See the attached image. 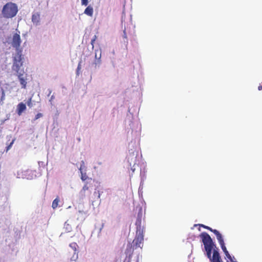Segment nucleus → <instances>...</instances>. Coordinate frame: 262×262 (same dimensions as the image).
I'll return each mask as SVG.
<instances>
[{"instance_id": "1", "label": "nucleus", "mask_w": 262, "mask_h": 262, "mask_svg": "<svg viewBox=\"0 0 262 262\" xmlns=\"http://www.w3.org/2000/svg\"><path fill=\"white\" fill-rule=\"evenodd\" d=\"M200 236L204 245L207 256L211 262H223L219 252L214 249L216 246L210 236L205 232H202Z\"/></svg>"}, {"instance_id": "2", "label": "nucleus", "mask_w": 262, "mask_h": 262, "mask_svg": "<svg viewBox=\"0 0 262 262\" xmlns=\"http://www.w3.org/2000/svg\"><path fill=\"white\" fill-rule=\"evenodd\" d=\"M18 12L16 4L9 2L5 5L2 9V14L5 18H10L14 17Z\"/></svg>"}, {"instance_id": "3", "label": "nucleus", "mask_w": 262, "mask_h": 262, "mask_svg": "<svg viewBox=\"0 0 262 262\" xmlns=\"http://www.w3.org/2000/svg\"><path fill=\"white\" fill-rule=\"evenodd\" d=\"M79 170L81 173L80 178L81 180L82 181H86L84 185L82 188V191L84 192L86 190H89V187L88 186V184H89L91 182H94V180L91 178L88 177V176H87L86 172V168L84 165V162L83 161H82Z\"/></svg>"}, {"instance_id": "4", "label": "nucleus", "mask_w": 262, "mask_h": 262, "mask_svg": "<svg viewBox=\"0 0 262 262\" xmlns=\"http://www.w3.org/2000/svg\"><path fill=\"white\" fill-rule=\"evenodd\" d=\"M143 232H136V235L133 241V250L138 248H142L144 240Z\"/></svg>"}, {"instance_id": "5", "label": "nucleus", "mask_w": 262, "mask_h": 262, "mask_svg": "<svg viewBox=\"0 0 262 262\" xmlns=\"http://www.w3.org/2000/svg\"><path fill=\"white\" fill-rule=\"evenodd\" d=\"M23 57L20 52H17L14 58L13 69L16 72L20 71V67L23 66Z\"/></svg>"}, {"instance_id": "6", "label": "nucleus", "mask_w": 262, "mask_h": 262, "mask_svg": "<svg viewBox=\"0 0 262 262\" xmlns=\"http://www.w3.org/2000/svg\"><path fill=\"white\" fill-rule=\"evenodd\" d=\"M17 178L19 179H32L33 178V172L31 170H20L17 172Z\"/></svg>"}, {"instance_id": "7", "label": "nucleus", "mask_w": 262, "mask_h": 262, "mask_svg": "<svg viewBox=\"0 0 262 262\" xmlns=\"http://www.w3.org/2000/svg\"><path fill=\"white\" fill-rule=\"evenodd\" d=\"M17 73V76L21 85V87L23 89L26 88L27 85V74L23 70L21 71H18Z\"/></svg>"}, {"instance_id": "8", "label": "nucleus", "mask_w": 262, "mask_h": 262, "mask_svg": "<svg viewBox=\"0 0 262 262\" xmlns=\"http://www.w3.org/2000/svg\"><path fill=\"white\" fill-rule=\"evenodd\" d=\"M21 39L20 35L17 33L14 34L13 36L12 42L13 47L17 49L19 47Z\"/></svg>"}, {"instance_id": "9", "label": "nucleus", "mask_w": 262, "mask_h": 262, "mask_svg": "<svg viewBox=\"0 0 262 262\" xmlns=\"http://www.w3.org/2000/svg\"><path fill=\"white\" fill-rule=\"evenodd\" d=\"M26 105L25 103L23 102H20L18 103V104L17 105L16 108V112L17 114L20 116L22 113L26 110Z\"/></svg>"}, {"instance_id": "10", "label": "nucleus", "mask_w": 262, "mask_h": 262, "mask_svg": "<svg viewBox=\"0 0 262 262\" xmlns=\"http://www.w3.org/2000/svg\"><path fill=\"white\" fill-rule=\"evenodd\" d=\"M136 225L137 226V233H138L140 231L143 232V230L141 229V216H140L139 215H138V217L136 219Z\"/></svg>"}, {"instance_id": "11", "label": "nucleus", "mask_w": 262, "mask_h": 262, "mask_svg": "<svg viewBox=\"0 0 262 262\" xmlns=\"http://www.w3.org/2000/svg\"><path fill=\"white\" fill-rule=\"evenodd\" d=\"M217 239L218 240L219 243L220 244V246L221 247L222 249L223 250V252L225 253V251H227V250L226 247V246L225 245V243H224V239L223 238L222 234L221 235H220L219 234V236H218V237L217 238Z\"/></svg>"}, {"instance_id": "12", "label": "nucleus", "mask_w": 262, "mask_h": 262, "mask_svg": "<svg viewBox=\"0 0 262 262\" xmlns=\"http://www.w3.org/2000/svg\"><path fill=\"white\" fill-rule=\"evenodd\" d=\"M32 21L36 25H38L40 21V14L38 13L33 14L32 16Z\"/></svg>"}, {"instance_id": "13", "label": "nucleus", "mask_w": 262, "mask_h": 262, "mask_svg": "<svg viewBox=\"0 0 262 262\" xmlns=\"http://www.w3.org/2000/svg\"><path fill=\"white\" fill-rule=\"evenodd\" d=\"M200 226L203 227L204 228L209 230V231L212 232L216 235V238L218 237L219 234L220 235H221V234L219 232V231L216 229H212L211 228H210L208 226H205L204 225H203V224L200 225Z\"/></svg>"}, {"instance_id": "14", "label": "nucleus", "mask_w": 262, "mask_h": 262, "mask_svg": "<svg viewBox=\"0 0 262 262\" xmlns=\"http://www.w3.org/2000/svg\"><path fill=\"white\" fill-rule=\"evenodd\" d=\"M93 12V8L91 6H88L84 11V13L89 16H92Z\"/></svg>"}, {"instance_id": "15", "label": "nucleus", "mask_w": 262, "mask_h": 262, "mask_svg": "<svg viewBox=\"0 0 262 262\" xmlns=\"http://www.w3.org/2000/svg\"><path fill=\"white\" fill-rule=\"evenodd\" d=\"M59 202V200L58 198H56L52 203V207L53 209H55L58 207V202Z\"/></svg>"}, {"instance_id": "16", "label": "nucleus", "mask_w": 262, "mask_h": 262, "mask_svg": "<svg viewBox=\"0 0 262 262\" xmlns=\"http://www.w3.org/2000/svg\"><path fill=\"white\" fill-rule=\"evenodd\" d=\"M70 247L75 251H77V249L78 247L77 243L74 242L70 244Z\"/></svg>"}, {"instance_id": "17", "label": "nucleus", "mask_w": 262, "mask_h": 262, "mask_svg": "<svg viewBox=\"0 0 262 262\" xmlns=\"http://www.w3.org/2000/svg\"><path fill=\"white\" fill-rule=\"evenodd\" d=\"M123 38L124 43H125L126 46H127L128 44V40L125 29H124L123 31Z\"/></svg>"}, {"instance_id": "18", "label": "nucleus", "mask_w": 262, "mask_h": 262, "mask_svg": "<svg viewBox=\"0 0 262 262\" xmlns=\"http://www.w3.org/2000/svg\"><path fill=\"white\" fill-rule=\"evenodd\" d=\"M15 140V139H13L12 141L10 143V144L6 147L5 151L8 152V151L11 148L12 146L13 145L14 141Z\"/></svg>"}, {"instance_id": "19", "label": "nucleus", "mask_w": 262, "mask_h": 262, "mask_svg": "<svg viewBox=\"0 0 262 262\" xmlns=\"http://www.w3.org/2000/svg\"><path fill=\"white\" fill-rule=\"evenodd\" d=\"M1 90H2V96L0 99V103L3 102L5 98V92H4L3 89L2 88Z\"/></svg>"}, {"instance_id": "20", "label": "nucleus", "mask_w": 262, "mask_h": 262, "mask_svg": "<svg viewBox=\"0 0 262 262\" xmlns=\"http://www.w3.org/2000/svg\"><path fill=\"white\" fill-rule=\"evenodd\" d=\"M27 104L28 105V106L30 107H32L33 106V104H32V97H30L27 101Z\"/></svg>"}, {"instance_id": "21", "label": "nucleus", "mask_w": 262, "mask_h": 262, "mask_svg": "<svg viewBox=\"0 0 262 262\" xmlns=\"http://www.w3.org/2000/svg\"><path fill=\"white\" fill-rule=\"evenodd\" d=\"M224 253H225L226 257L228 258V259L231 260V256L230 255V254L229 253L228 251H225V252Z\"/></svg>"}, {"instance_id": "22", "label": "nucleus", "mask_w": 262, "mask_h": 262, "mask_svg": "<svg viewBox=\"0 0 262 262\" xmlns=\"http://www.w3.org/2000/svg\"><path fill=\"white\" fill-rule=\"evenodd\" d=\"M81 5L83 6H87L89 3V0H81Z\"/></svg>"}, {"instance_id": "23", "label": "nucleus", "mask_w": 262, "mask_h": 262, "mask_svg": "<svg viewBox=\"0 0 262 262\" xmlns=\"http://www.w3.org/2000/svg\"><path fill=\"white\" fill-rule=\"evenodd\" d=\"M42 116V114L41 113H38L37 115H36L35 118H34V120H36L39 119V118L41 117Z\"/></svg>"}, {"instance_id": "24", "label": "nucleus", "mask_w": 262, "mask_h": 262, "mask_svg": "<svg viewBox=\"0 0 262 262\" xmlns=\"http://www.w3.org/2000/svg\"><path fill=\"white\" fill-rule=\"evenodd\" d=\"M80 69H81V62H80L78 63V67H77V75L79 74V71L80 70Z\"/></svg>"}, {"instance_id": "25", "label": "nucleus", "mask_w": 262, "mask_h": 262, "mask_svg": "<svg viewBox=\"0 0 262 262\" xmlns=\"http://www.w3.org/2000/svg\"><path fill=\"white\" fill-rule=\"evenodd\" d=\"M93 183L94 182H91L90 183L88 184V186L89 187V189L90 188H92V187H93Z\"/></svg>"}, {"instance_id": "26", "label": "nucleus", "mask_w": 262, "mask_h": 262, "mask_svg": "<svg viewBox=\"0 0 262 262\" xmlns=\"http://www.w3.org/2000/svg\"><path fill=\"white\" fill-rule=\"evenodd\" d=\"M227 262H237V261L234 260L232 258V257H231V260H230L228 259L227 260Z\"/></svg>"}, {"instance_id": "27", "label": "nucleus", "mask_w": 262, "mask_h": 262, "mask_svg": "<svg viewBox=\"0 0 262 262\" xmlns=\"http://www.w3.org/2000/svg\"><path fill=\"white\" fill-rule=\"evenodd\" d=\"M95 41V40H93V39H92V40H91V45H92V47H93V48L94 47V44Z\"/></svg>"}, {"instance_id": "28", "label": "nucleus", "mask_w": 262, "mask_h": 262, "mask_svg": "<svg viewBox=\"0 0 262 262\" xmlns=\"http://www.w3.org/2000/svg\"><path fill=\"white\" fill-rule=\"evenodd\" d=\"M258 90L259 91L262 90V86H261V85H259V86L258 87Z\"/></svg>"}, {"instance_id": "29", "label": "nucleus", "mask_w": 262, "mask_h": 262, "mask_svg": "<svg viewBox=\"0 0 262 262\" xmlns=\"http://www.w3.org/2000/svg\"><path fill=\"white\" fill-rule=\"evenodd\" d=\"M96 39H97V36L94 35V36L93 37L92 39L95 41Z\"/></svg>"}, {"instance_id": "30", "label": "nucleus", "mask_w": 262, "mask_h": 262, "mask_svg": "<svg viewBox=\"0 0 262 262\" xmlns=\"http://www.w3.org/2000/svg\"><path fill=\"white\" fill-rule=\"evenodd\" d=\"M128 246L130 248H132V245H130V244H129Z\"/></svg>"}]
</instances>
